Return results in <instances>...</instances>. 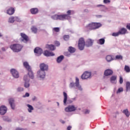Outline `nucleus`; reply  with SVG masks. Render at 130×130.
I'll list each match as a JSON object with an SVG mask.
<instances>
[{
	"label": "nucleus",
	"mask_w": 130,
	"mask_h": 130,
	"mask_svg": "<svg viewBox=\"0 0 130 130\" xmlns=\"http://www.w3.org/2000/svg\"><path fill=\"white\" fill-rule=\"evenodd\" d=\"M94 43V40L89 39H88L85 43V40L83 38H81L78 42V48L80 50H84L85 45L86 47H91Z\"/></svg>",
	"instance_id": "nucleus-1"
},
{
	"label": "nucleus",
	"mask_w": 130,
	"mask_h": 130,
	"mask_svg": "<svg viewBox=\"0 0 130 130\" xmlns=\"http://www.w3.org/2000/svg\"><path fill=\"white\" fill-rule=\"evenodd\" d=\"M68 14L54 15L51 16L52 20H59L60 21H64V20H70L71 19L70 15L75 14V11L73 10H68Z\"/></svg>",
	"instance_id": "nucleus-2"
},
{
	"label": "nucleus",
	"mask_w": 130,
	"mask_h": 130,
	"mask_svg": "<svg viewBox=\"0 0 130 130\" xmlns=\"http://www.w3.org/2000/svg\"><path fill=\"white\" fill-rule=\"evenodd\" d=\"M102 26V24L100 23H95L92 22L86 25L84 27V31L85 32H89L92 30H96V29H99Z\"/></svg>",
	"instance_id": "nucleus-3"
},
{
	"label": "nucleus",
	"mask_w": 130,
	"mask_h": 130,
	"mask_svg": "<svg viewBox=\"0 0 130 130\" xmlns=\"http://www.w3.org/2000/svg\"><path fill=\"white\" fill-rule=\"evenodd\" d=\"M76 86L79 91H83V88H82V86L80 85V81H79V78H78V77L76 78L75 83L72 82L69 84V88L70 89H75Z\"/></svg>",
	"instance_id": "nucleus-4"
},
{
	"label": "nucleus",
	"mask_w": 130,
	"mask_h": 130,
	"mask_svg": "<svg viewBox=\"0 0 130 130\" xmlns=\"http://www.w3.org/2000/svg\"><path fill=\"white\" fill-rule=\"evenodd\" d=\"M10 48L13 52H20L23 48V45L19 44H14L10 46Z\"/></svg>",
	"instance_id": "nucleus-5"
},
{
	"label": "nucleus",
	"mask_w": 130,
	"mask_h": 130,
	"mask_svg": "<svg viewBox=\"0 0 130 130\" xmlns=\"http://www.w3.org/2000/svg\"><path fill=\"white\" fill-rule=\"evenodd\" d=\"M21 38H20V40L21 42H24V43H27L28 41H29V37L27 36L26 34L21 32L20 33Z\"/></svg>",
	"instance_id": "nucleus-6"
},
{
	"label": "nucleus",
	"mask_w": 130,
	"mask_h": 130,
	"mask_svg": "<svg viewBox=\"0 0 130 130\" xmlns=\"http://www.w3.org/2000/svg\"><path fill=\"white\" fill-rule=\"evenodd\" d=\"M23 81L24 82V87L26 89H28L30 87V79L27 75H24L23 77Z\"/></svg>",
	"instance_id": "nucleus-7"
},
{
	"label": "nucleus",
	"mask_w": 130,
	"mask_h": 130,
	"mask_svg": "<svg viewBox=\"0 0 130 130\" xmlns=\"http://www.w3.org/2000/svg\"><path fill=\"white\" fill-rule=\"evenodd\" d=\"M45 76H46L45 72L42 71V70H39L37 72V77L40 80H44Z\"/></svg>",
	"instance_id": "nucleus-8"
},
{
	"label": "nucleus",
	"mask_w": 130,
	"mask_h": 130,
	"mask_svg": "<svg viewBox=\"0 0 130 130\" xmlns=\"http://www.w3.org/2000/svg\"><path fill=\"white\" fill-rule=\"evenodd\" d=\"M77 107L74 105H69L64 109L66 112H73L77 110Z\"/></svg>",
	"instance_id": "nucleus-9"
},
{
	"label": "nucleus",
	"mask_w": 130,
	"mask_h": 130,
	"mask_svg": "<svg viewBox=\"0 0 130 130\" xmlns=\"http://www.w3.org/2000/svg\"><path fill=\"white\" fill-rule=\"evenodd\" d=\"M91 75H92V73H91V72L85 71L81 75V79H82V80H87V79H91Z\"/></svg>",
	"instance_id": "nucleus-10"
},
{
	"label": "nucleus",
	"mask_w": 130,
	"mask_h": 130,
	"mask_svg": "<svg viewBox=\"0 0 130 130\" xmlns=\"http://www.w3.org/2000/svg\"><path fill=\"white\" fill-rule=\"evenodd\" d=\"M63 96L64 97L63 98V104L64 105H67V103H72L73 101L72 100H68V93L67 92L63 91Z\"/></svg>",
	"instance_id": "nucleus-11"
},
{
	"label": "nucleus",
	"mask_w": 130,
	"mask_h": 130,
	"mask_svg": "<svg viewBox=\"0 0 130 130\" xmlns=\"http://www.w3.org/2000/svg\"><path fill=\"white\" fill-rule=\"evenodd\" d=\"M34 53H35L36 56H40L41 54L43 53V50L40 47H36L34 49Z\"/></svg>",
	"instance_id": "nucleus-12"
},
{
	"label": "nucleus",
	"mask_w": 130,
	"mask_h": 130,
	"mask_svg": "<svg viewBox=\"0 0 130 130\" xmlns=\"http://www.w3.org/2000/svg\"><path fill=\"white\" fill-rule=\"evenodd\" d=\"M40 70L43 72H47L48 71V65L45 63L40 64Z\"/></svg>",
	"instance_id": "nucleus-13"
},
{
	"label": "nucleus",
	"mask_w": 130,
	"mask_h": 130,
	"mask_svg": "<svg viewBox=\"0 0 130 130\" xmlns=\"http://www.w3.org/2000/svg\"><path fill=\"white\" fill-rule=\"evenodd\" d=\"M10 73L13 76V78H15V79H18V78H19V72H18V71L16 70V69H11L10 70Z\"/></svg>",
	"instance_id": "nucleus-14"
},
{
	"label": "nucleus",
	"mask_w": 130,
	"mask_h": 130,
	"mask_svg": "<svg viewBox=\"0 0 130 130\" xmlns=\"http://www.w3.org/2000/svg\"><path fill=\"white\" fill-rule=\"evenodd\" d=\"M8 111V109L7 107L5 106H2L0 107V114L1 115H5L6 113H7V111Z\"/></svg>",
	"instance_id": "nucleus-15"
},
{
	"label": "nucleus",
	"mask_w": 130,
	"mask_h": 130,
	"mask_svg": "<svg viewBox=\"0 0 130 130\" xmlns=\"http://www.w3.org/2000/svg\"><path fill=\"white\" fill-rule=\"evenodd\" d=\"M44 55H45V56L49 57L54 56L55 54L53 53V52H50L48 50H45L44 52Z\"/></svg>",
	"instance_id": "nucleus-16"
},
{
	"label": "nucleus",
	"mask_w": 130,
	"mask_h": 130,
	"mask_svg": "<svg viewBox=\"0 0 130 130\" xmlns=\"http://www.w3.org/2000/svg\"><path fill=\"white\" fill-rule=\"evenodd\" d=\"M118 32L120 35H124V34H127L128 33L127 29L124 27L121 28Z\"/></svg>",
	"instance_id": "nucleus-17"
},
{
	"label": "nucleus",
	"mask_w": 130,
	"mask_h": 130,
	"mask_svg": "<svg viewBox=\"0 0 130 130\" xmlns=\"http://www.w3.org/2000/svg\"><path fill=\"white\" fill-rule=\"evenodd\" d=\"M113 74V71L110 69H107L105 71L104 75L106 77H108V76H111Z\"/></svg>",
	"instance_id": "nucleus-18"
},
{
	"label": "nucleus",
	"mask_w": 130,
	"mask_h": 130,
	"mask_svg": "<svg viewBox=\"0 0 130 130\" xmlns=\"http://www.w3.org/2000/svg\"><path fill=\"white\" fill-rule=\"evenodd\" d=\"M115 59L110 55H108L106 57V60H107V62H111L112 60H115Z\"/></svg>",
	"instance_id": "nucleus-19"
},
{
	"label": "nucleus",
	"mask_w": 130,
	"mask_h": 130,
	"mask_svg": "<svg viewBox=\"0 0 130 130\" xmlns=\"http://www.w3.org/2000/svg\"><path fill=\"white\" fill-rule=\"evenodd\" d=\"M7 13L8 15H10V16H11V15H13V14H14L15 9H14L12 7H11L8 10H7Z\"/></svg>",
	"instance_id": "nucleus-20"
},
{
	"label": "nucleus",
	"mask_w": 130,
	"mask_h": 130,
	"mask_svg": "<svg viewBox=\"0 0 130 130\" xmlns=\"http://www.w3.org/2000/svg\"><path fill=\"white\" fill-rule=\"evenodd\" d=\"M46 48L48 49H49V50H51V51H53V50H55V46L54 45H46Z\"/></svg>",
	"instance_id": "nucleus-21"
},
{
	"label": "nucleus",
	"mask_w": 130,
	"mask_h": 130,
	"mask_svg": "<svg viewBox=\"0 0 130 130\" xmlns=\"http://www.w3.org/2000/svg\"><path fill=\"white\" fill-rule=\"evenodd\" d=\"M64 58V56L63 55H60L59 56L57 57L56 59V62L57 63H60V62L63 60Z\"/></svg>",
	"instance_id": "nucleus-22"
},
{
	"label": "nucleus",
	"mask_w": 130,
	"mask_h": 130,
	"mask_svg": "<svg viewBox=\"0 0 130 130\" xmlns=\"http://www.w3.org/2000/svg\"><path fill=\"white\" fill-rule=\"evenodd\" d=\"M9 104L10 105L12 109L14 110H15V104H14V100L12 99H10L9 100Z\"/></svg>",
	"instance_id": "nucleus-23"
},
{
	"label": "nucleus",
	"mask_w": 130,
	"mask_h": 130,
	"mask_svg": "<svg viewBox=\"0 0 130 130\" xmlns=\"http://www.w3.org/2000/svg\"><path fill=\"white\" fill-rule=\"evenodd\" d=\"M26 106H27L28 107L27 111L29 112V113H32V111L34 110V108L33 107V106L29 104L26 105Z\"/></svg>",
	"instance_id": "nucleus-24"
},
{
	"label": "nucleus",
	"mask_w": 130,
	"mask_h": 130,
	"mask_svg": "<svg viewBox=\"0 0 130 130\" xmlns=\"http://www.w3.org/2000/svg\"><path fill=\"white\" fill-rule=\"evenodd\" d=\"M28 71V75L30 79H34V74L33 73V72L32 71V70L29 69Z\"/></svg>",
	"instance_id": "nucleus-25"
},
{
	"label": "nucleus",
	"mask_w": 130,
	"mask_h": 130,
	"mask_svg": "<svg viewBox=\"0 0 130 130\" xmlns=\"http://www.w3.org/2000/svg\"><path fill=\"white\" fill-rule=\"evenodd\" d=\"M23 66L27 71L31 69V67L29 65V63L27 61H25L23 62Z\"/></svg>",
	"instance_id": "nucleus-26"
},
{
	"label": "nucleus",
	"mask_w": 130,
	"mask_h": 130,
	"mask_svg": "<svg viewBox=\"0 0 130 130\" xmlns=\"http://www.w3.org/2000/svg\"><path fill=\"white\" fill-rule=\"evenodd\" d=\"M97 43L100 45H103L105 43V39L104 38L100 39L97 41Z\"/></svg>",
	"instance_id": "nucleus-27"
},
{
	"label": "nucleus",
	"mask_w": 130,
	"mask_h": 130,
	"mask_svg": "<svg viewBox=\"0 0 130 130\" xmlns=\"http://www.w3.org/2000/svg\"><path fill=\"white\" fill-rule=\"evenodd\" d=\"M30 13L32 15H36L38 14V9L37 8H32L30 9Z\"/></svg>",
	"instance_id": "nucleus-28"
},
{
	"label": "nucleus",
	"mask_w": 130,
	"mask_h": 130,
	"mask_svg": "<svg viewBox=\"0 0 130 130\" xmlns=\"http://www.w3.org/2000/svg\"><path fill=\"white\" fill-rule=\"evenodd\" d=\"M117 78V77H116V76H112L110 78L111 83H112V84H116V82H115V81H116Z\"/></svg>",
	"instance_id": "nucleus-29"
},
{
	"label": "nucleus",
	"mask_w": 130,
	"mask_h": 130,
	"mask_svg": "<svg viewBox=\"0 0 130 130\" xmlns=\"http://www.w3.org/2000/svg\"><path fill=\"white\" fill-rule=\"evenodd\" d=\"M123 113H124V114L126 116V117H129L130 113H129V111H128V110L127 109L123 110Z\"/></svg>",
	"instance_id": "nucleus-30"
},
{
	"label": "nucleus",
	"mask_w": 130,
	"mask_h": 130,
	"mask_svg": "<svg viewBox=\"0 0 130 130\" xmlns=\"http://www.w3.org/2000/svg\"><path fill=\"white\" fill-rule=\"evenodd\" d=\"M130 91V82H127L126 83V92Z\"/></svg>",
	"instance_id": "nucleus-31"
},
{
	"label": "nucleus",
	"mask_w": 130,
	"mask_h": 130,
	"mask_svg": "<svg viewBox=\"0 0 130 130\" xmlns=\"http://www.w3.org/2000/svg\"><path fill=\"white\" fill-rule=\"evenodd\" d=\"M15 22V17L11 16L9 17L8 20V23H10L11 24H13Z\"/></svg>",
	"instance_id": "nucleus-32"
},
{
	"label": "nucleus",
	"mask_w": 130,
	"mask_h": 130,
	"mask_svg": "<svg viewBox=\"0 0 130 130\" xmlns=\"http://www.w3.org/2000/svg\"><path fill=\"white\" fill-rule=\"evenodd\" d=\"M68 50L70 53H74L76 51V49L73 47H69Z\"/></svg>",
	"instance_id": "nucleus-33"
},
{
	"label": "nucleus",
	"mask_w": 130,
	"mask_h": 130,
	"mask_svg": "<svg viewBox=\"0 0 130 130\" xmlns=\"http://www.w3.org/2000/svg\"><path fill=\"white\" fill-rule=\"evenodd\" d=\"M124 70L126 73H130V69L129 66L125 65Z\"/></svg>",
	"instance_id": "nucleus-34"
},
{
	"label": "nucleus",
	"mask_w": 130,
	"mask_h": 130,
	"mask_svg": "<svg viewBox=\"0 0 130 130\" xmlns=\"http://www.w3.org/2000/svg\"><path fill=\"white\" fill-rule=\"evenodd\" d=\"M31 30L32 32H33V33H35V34L37 33V27L35 26H32L31 28Z\"/></svg>",
	"instance_id": "nucleus-35"
},
{
	"label": "nucleus",
	"mask_w": 130,
	"mask_h": 130,
	"mask_svg": "<svg viewBox=\"0 0 130 130\" xmlns=\"http://www.w3.org/2000/svg\"><path fill=\"white\" fill-rule=\"evenodd\" d=\"M115 60L116 59H122V56L121 55H117L114 58Z\"/></svg>",
	"instance_id": "nucleus-36"
},
{
	"label": "nucleus",
	"mask_w": 130,
	"mask_h": 130,
	"mask_svg": "<svg viewBox=\"0 0 130 130\" xmlns=\"http://www.w3.org/2000/svg\"><path fill=\"white\" fill-rule=\"evenodd\" d=\"M63 39L65 41H68L70 39V36L69 35H64L63 36Z\"/></svg>",
	"instance_id": "nucleus-37"
},
{
	"label": "nucleus",
	"mask_w": 130,
	"mask_h": 130,
	"mask_svg": "<svg viewBox=\"0 0 130 130\" xmlns=\"http://www.w3.org/2000/svg\"><path fill=\"white\" fill-rule=\"evenodd\" d=\"M120 34L119 31L117 32H113L112 34V36H113L114 37H117V36H119Z\"/></svg>",
	"instance_id": "nucleus-38"
},
{
	"label": "nucleus",
	"mask_w": 130,
	"mask_h": 130,
	"mask_svg": "<svg viewBox=\"0 0 130 130\" xmlns=\"http://www.w3.org/2000/svg\"><path fill=\"white\" fill-rule=\"evenodd\" d=\"M121 92H123V88L122 87L118 88V90L116 92V93L119 94V93H121Z\"/></svg>",
	"instance_id": "nucleus-39"
},
{
	"label": "nucleus",
	"mask_w": 130,
	"mask_h": 130,
	"mask_svg": "<svg viewBox=\"0 0 130 130\" xmlns=\"http://www.w3.org/2000/svg\"><path fill=\"white\" fill-rule=\"evenodd\" d=\"M3 119L4 120V121H10V119L8 116H3Z\"/></svg>",
	"instance_id": "nucleus-40"
},
{
	"label": "nucleus",
	"mask_w": 130,
	"mask_h": 130,
	"mask_svg": "<svg viewBox=\"0 0 130 130\" xmlns=\"http://www.w3.org/2000/svg\"><path fill=\"white\" fill-rule=\"evenodd\" d=\"M14 21H16V22H21V18H19L18 16L14 17Z\"/></svg>",
	"instance_id": "nucleus-41"
},
{
	"label": "nucleus",
	"mask_w": 130,
	"mask_h": 130,
	"mask_svg": "<svg viewBox=\"0 0 130 130\" xmlns=\"http://www.w3.org/2000/svg\"><path fill=\"white\" fill-rule=\"evenodd\" d=\"M17 92H23V91H24V88L19 87L17 88Z\"/></svg>",
	"instance_id": "nucleus-42"
},
{
	"label": "nucleus",
	"mask_w": 130,
	"mask_h": 130,
	"mask_svg": "<svg viewBox=\"0 0 130 130\" xmlns=\"http://www.w3.org/2000/svg\"><path fill=\"white\" fill-rule=\"evenodd\" d=\"M30 96V94L28 92H26L25 95L22 96L23 98H26V97H29Z\"/></svg>",
	"instance_id": "nucleus-43"
},
{
	"label": "nucleus",
	"mask_w": 130,
	"mask_h": 130,
	"mask_svg": "<svg viewBox=\"0 0 130 130\" xmlns=\"http://www.w3.org/2000/svg\"><path fill=\"white\" fill-rule=\"evenodd\" d=\"M53 30L55 31V32H59V27H54Z\"/></svg>",
	"instance_id": "nucleus-44"
},
{
	"label": "nucleus",
	"mask_w": 130,
	"mask_h": 130,
	"mask_svg": "<svg viewBox=\"0 0 130 130\" xmlns=\"http://www.w3.org/2000/svg\"><path fill=\"white\" fill-rule=\"evenodd\" d=\"M119 78H120L119 83H120V84H122V83H123V79L122 78V77H121V76H120Z\"/></svg>",
	"instance_id": "nucleus-45"
},
{
	"label": "nucleus",
	"mask_w": 130,
	"mask_h": 130,
	"mask_svg": "<svg viewBox=\"0 0 130 130\" xmlns=\"http://www.w3.org/2000/svg\"><path fill=\"white\" fill-rule=\"evenodd\" d=\"M15 130H28L27 128H20L18 127L15 129Z\"/></svg>",
	"instance_id": "nucleus-46"
},
{
	"label": "nucleus",
	"mask_w": 130,
	"mask_h": 130,
	"mask_svg": "<svg viewBox=\"0 0 130 130\" xmlns=\"http://www.w3.org/2000/svg\"><path fill=\"white\" fill-rule=\"evenodd\" d=\"M103 3H104V4H110V0H104Z\"/></svg>",
	"instance_id": "nucleus-47"
},
{
	"label": "nucleus",
	"mask_w": 130,
	"mask_h": 130,
	"mask_svg": "<svg viewBox=\"0 0 130 130\" xmlns=\"http://www.w3.org/2000/svg\"><path fill=\"white\" fill-rule=\"evenodd\" d=\"M96 7H98V8H99V7H102V8H103L104 9H105L106 10L107 9L106 8V7H105V5H98Z\"/></svg>",
	"instance_id": "nucleus-48"
},
{
	"label": "nucleus",
	"mask_w": 130,
	"mask_h": 130,
	"mask_svg": "<svg viewBox=\"0 0 130 130\" xmlns=\"http://www.w3.org/2000/svg\"><path fill=\"white\" fill-rule=\"evenodd\" d=\"M64 55L69 57V56H71V54L69 52H66L64 53Z\"/></svg>",
	"instance_id": "nucleus-49"
},
{
	"label": "nucleus",
	"mask_w": 130,
	"mask_h": 130,
	"mask_svg": "<svg viewBox=\"0 0 130 130\" xmlns=\"http://www.w3.org/2000/svg\"><path fill=\"white\" fill-rule=\"evenodd\" d=\"M55 44L56 46H59V45H60V43H59L58 41H56L55 42Z\"/></svg>",
	"instance_id": "nucleus-50"
},
{
	"label": "nucleus",
	"mask_w": 130,
	"mask_h": 130,
	"mask_svg": "<svg viewBox=\"0 0 130 130\" xmlns=\"http://www.w3.org/2000/svg\"><path fill=\"white\" fill-rule=\"evenodd\" d=\"M90 113V110H86L84 112L85 114H89Z\"/></svg>",
	"instance_id": "nucleus-51"
},
{
	"label": "nucleus",
	"mask_w": 130,
	"mask_h": 130,
	"mask_svg": "<svg viewBox=\"0 0 130 130\" xmlns=\"http://www.w3.org/2000/svg\"><path fill=\"white\" fill-rule=\"evenodd\" d=\"M126 27L127 29H128V30H130V24H127Z\"/></svg>",
	"instance_id": "nucleus-52"
},
{
	"label": "nucleus",
	"mask_w": 130,
	"mask_h": 130,
	"mask_svg": "<svg viewBox=\"0 0 130 130\" xmlns=\"http://www.w3.org/2000/svg\"><path fill=\"white\" fill-rule=\"evenodd\" d=\"M36 99H37V98H36V96H34L32 99V101H35V100H36Z\"/></svg>",
	"instance_id": "nucleus-53"
},
{
	"label": "nucleus",
	"mask_w": 130,
	"mask_h": 130,
	"mask_svg": "<svg viewBox=\"0 0 130 130\" xmlns=\"http://www.w3.org/2000/svg\"><path fill=\"white\" fill-rule=\"evenodd\" d=\"M71 128H72V126H69L67 127V130H71Z\"/></svg>",
	"instance_id": "nucleus-54"
},
{
	"label": "nucleus",
	"mask_w": 130,
	"mask_h": 130,
	"mask_svg": "<svg viewBox=\"0 0 130 130\" xmlns=\"http://www.w3.org/2000/svg\"><path fill=\"white\" fill-rule=\"evenodd\" d=\"M97 18H102V15H96Z\"/></svg>",
	"instance_id": "nucleus-55"
},
{
	"label": "nucleus",
	"mask_w": 130,
	"mask_h": 130,
	"mask_svg": "<svg viewBox=\"0 0 130 130\" xmlns=\"http://www.w3.org/2000/svg\"><path fill=\"white\" fill-rule=\"evenodd\" d=\"M60 122H61V123H63V124L66 123V122H65L64 121L62 120H60Z\"/></svg>",
	"instance_id": "nucleus-56"
},
{
	"label": "nucleus",
	"mask_w": 130,
	"mask_h": 130,
	"mask_svg": "<svg viewBox=\"0 0 130 130\" xmlns=\"http://www.w3.org/2000/svg\"><path fill=\"white\" fill-rule=\"evenodd\" d=\"M2 50L3 51H6V49H5V48L3 47V48H2Z\"/></svg>",
	"instance_id": "nucleus-57"
},
{
	"label": "nucleus",
	"mask_w": 130,
	"mask_h": 130,
	"mask_svg": "<svg viewBox=\"0 0 130 130\" xmlns=\"http://www.w3.org/2000/svg\"><path fill=\"white\" fill-rule=\"evenodd\" d=\"M84 12H86V13H88L89 12V11L87 9L84 10Z\"/></svg>",
	"instance_id": "nucleus-58"
},
{
	"label": "nucleus",
	"mask_w": 130,
	"mask_h": 130,
	"mask_svg": "<svg viewBox=\"0 0 130 130\" xmlns=\"http://www.w3.org/2000/svg\"><path fill=\"white\" fill-rule=\"evenodd\" d=\"M0 37H3V34H2V33L0 32Z\"/></svg>",
	"instance_id": "nucleus-59"
},
{
	"label": "nucleus",
	"mask_w": 130,
	"mask_h": 130,
	"mask_svg": "<svg viewBox=\"0 0 130 130\" xmlns=\"http://www.w3.org/2000/svg\"><path fill=\"white\" fill-rule=\"evenodd\" d=\"M3 129V127H2V126L0 125V130Z\"/></svg>",
	"instance_id": "nucleus-60"
},
{
	"label": "nucleus",
	"mask_w": 130,
	"mask_h": 130,
	"mask_svg": "<svg viewBox=\"0 0 130 130\" xmlns=\"http://www.w3.org/2000/svg\"><path fill=\"white\" fill-rule=\"evenodd\" d=\"M57 106H59V103L57 102Z\"/></svg>",
	"instance_id": "nucleus-61"
},
{
	"label": "nucleus",
	"mask_w": 130,
	"mask_h": 130,
	"mask_svg": "<svg viewBox=\"0 0 130 130\" xmlns=\"http://www.w3.org/2000/svg\"><path fill=\"white\" fill-rule=\"evenodd\" d=\"M73 100H76V98H73Z\"/></svg>",
	"instance_id": "nucleus-62"
},
{
	"label": "nucleus",
	"mask_w": 130,
	"mask_h": 130,
	"mask_svg": "<svg viewBox=\"0 0 130 130\" xmlns=\"http://www.w3.org/2000/svg\"><path fill=\"white\" fill-rule=\"evenodd\" d=\"M101 11H102V12H104V10H102Z\"/></svg>",
	"instance_id": "nucleus-63"
},
{
	"label": "nucleus",
	"mask_w": 130,
	"mask_h": 130,
	"mask_svg": "<svg viewBox=\"0 0 130 130\" xmlns=\"http://www.w3.org/2000/svg\"><path fill=\"white\" fill-rule=\"evenodd\" d=\"M78 110H81V108H79Z\"/></svg>",
	"instance_id": "nucleus-64"
}]
</instances>
